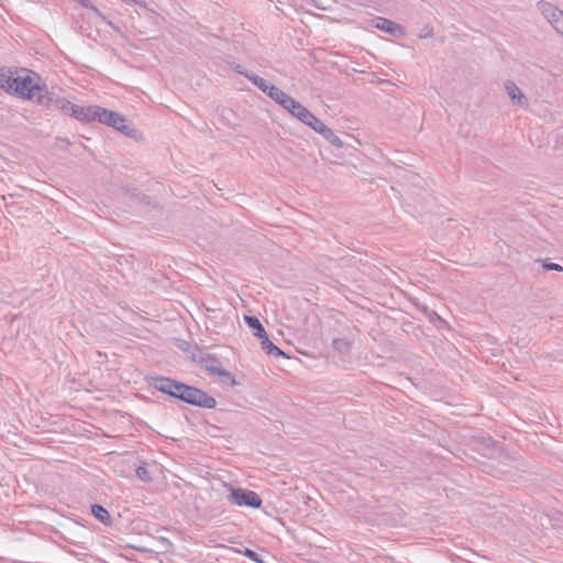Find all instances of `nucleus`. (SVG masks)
<instances>
[{
  "label": "nucleus",
  "mask_w": 563,
  "mask_h": 563,
  "mask_svg": "<svg viewBox=\"0 0 563 563\" xmlns=\"http://www.w3.org/2000/svg\"><path fill=\"white\" fill-rule=\"evenodd\" d=\"M0 88L10 95L34 100L37 103L44 90L40 76L26 68H0Z\"/></svg>",
  "instance_id": "1"
},
{
  "label": "nucleus",
  "mask_w": 563,
  "mask_h": 563,
  "mask_svg": "<svg viewBox=\"0 0 563 563\" xmlns=\"http://www.w3.org/2000/svg\"><path fill=\"white\" fill-rule=\"evenodd\" d=\"M152 386L161 393L177 398L191 406L207 409L217 407V400L200 388L190 386L175 379L158 376L153 378Z\"/></svg>",
  "instance_id": "2"
},
{
  "label": "nucleus",
  "mask_w": 563,
  "mask_h": 563,
  "mask_svg": "<svg viewBox=\"0 0 563 563\" xmlns=\"http://www.w3.org/2000/svg\"><path fill=\"white\" fill-rule=\"evenodd\" d=\"M97 117L98 122L111 126L126 136H136L137 130L124 115L100 107V111L97 113Z\"/></svg>",
  "instance_id": "3"
},
{
  "label": "nucleus",
  "mask_w": 563,
  "mask_h": 563,
  "mask_svg": "<svg viewBox=\"0 0 563 563\" xmlns=\"http://www.w3.org/2000/svg\"><path fill=\"white\" fill-rule=\"evenodd\" d=\"M202 367L212 375H217L228 385H235L234 375L222 367V363L213 355L207 354L200 358Z\"/></svg>",
  "instance_id": "4"
},
{
  "label": "nucleus",
  "mask_w": 563,
  "mask_h": 563,
  "mask_svg": "<svg viewBox=\"0 0 563 563\" xmlns=\"http://www.w3.org/2000/svg\"><path fill=\"white\" fill-rule=\"evenodd\" d=\"M228 500L232 505L246 506L254 509L262 506V499L257 493L243 488H232Z\"/></svg>",
  "instance_id": "5"
},
{
  "label": "nucleus",
  "mask_w": 563,
  "mask_h": 563,
  "mask_svg": "<svg viewBox=\"0 0 563 563\" xmlns=\"http://www.w3.org/2000/svg\"><path fill=\"white\" fill-rule=\"evenodd\" d=\"M37 103L46 108L59 109L69 115L75 107L69 100L55 96L54 93H48L45 89L42 95L37 97Z\"/></svg>",
  "instance_id": "6"
},
{
  "label": "nucleus",
  "mask_w": 563,
  "mask_h": 563,
  "mask_svg": "<svg viewBox=\"0 0 563 563\" xmlns=\"http://www.w3.org/2000/svg\"><path fill=\"white\" fill-rule=\"evenodd\" d=\"M99 106L80 107L75 104L73 111L70 112V117L80 122H98L97 113H99Z\"/></svg>",
  "instance_id": "7"
},
{
  "label": "nucleus",
  "mask_w": 563,
  "mask_h": 563,
  "mask_svg": "<svg viewBox=\"0 0 563 563\" xmlns=\"http://www.w3.org/2000/svg\"><path fill=\"white\" fill-rule=\"evenodd\" d=\"M373 23H374L375 27H377L382 31H385L386 33H388L393 36L402 37L406 34L404 26H401L400 24H398L391 20H388L386 18L376 16L373 20Z\"/></svg>",
  "instance_id": "8"
},
{
  "label": "nucleus",
  "mask_w": 563,
  "mask_h": 563,
  "mask_svg": "<svg viewBox=\"0 0 563 563\" xmlns=\"http://www.w3.org/2000/svg\"><path fill=\"white\" fill-rule=\"evenodd\" d=\"M505 89L507 91V95L509 96V98L511 99V101L515 104L520 106V107L527 106L528 99L526 98V96L521 92V90L515 82L507 81L505 84Z\"/></svg>",
  "instance_id": "9"
},
{
  "label": "nucleus",
  "mask_w": 563,
  "mask_h": 563,
  "mask_svg": "<svg viewBox=\"0 0 563 563\" xmlns=\"http://www.w3.org/2000/svg\"><path fill=\"white\" fill-rule=\"evenodd\" d=\"M538 9L551 25L554 23V20L561 15L562 12V10L547 1H539Z\"/></svg>",
  "instance_id": "10"
},
{
  "label": "nucleus",
  "mask_w": 563,
  "mask_h": 563,
  "mask_svg": "<svg viewBox=\"0 0 563 563\" xmlns=\"http://www.w3.org/2000/svg\"><path fill=\"white\" fill-rule=\"evenodd\" d=\"M261 340L262 349L269 355L285 356V353L276 346L268 338L267 333L258 338Z\"/></svg>",
  "instance_id": "11"
},
{
  "label": "nucleus",
  "mask_w": 563,
  "mask_h": 563,
  "mask_svg": "<svg viewBox=\"0 0 563 563\" xmlns=\"http://www.w3.org/2000/svg\"><path fill=\"white\" fill-rule=\"evenodd\" d=\"M244 77H246L253 85H255L260 90H262L266 95H268L269 92V87L275 86L254 73L244 74Z\"/></svg>",
  "instance_id": "12"
},
{
  "label": "nucleus",
  "mask_w": 563,
  "mask_h": 563,
  "mask_svg": "<svg viewBox=\"0 0 563 563\" xmlns=\"http://www.w3.org/2000/svg\"><path fill=\"white\" fill-rule=\"evenodd\" d=\"M244 321L249 325V328L254 330V335L256 338L263 336L266 333L264 327L262 325V323H261V321L258 320L257 317H255V316H244Z\"/></svg>",
  "instance_id": "13"
},
{
  "label": "nucleus",
  "mask_w": 563,
  "mask_h": 563,
  "mask_svg": "<svg viewBox=\"0 0 563 563\" xmlns=\"http://www.w3.org/2000/svg\"><path fill=\"white\" fill-rule=\"evenodd\" d=\"M91 514L104 525L111 523V516L109 511L99 504L91 505Z\"/></svg>",
  "instance_id": "14"
},
{
  "label": "nucleus",
  "mask_w": 563,
  "mask_h": 563,
  "mask_svg": "<svg viewBox=\"0 0 563 563\" xmlns=\"http://www.w3.org/2000/svg\"><path fill=\"white\" fill-rule=\"evenodd\" d=\"M332 346L338 353L346 355L352 349V343L345 338H335L333 339Z\"/></svg>",
  "instance_id": "15"
},
{
  "label": "nucleus",
  "mask_w": 563,
  "mask_h": 563,
  "mask_svg": "<svg viewBox=\"0 0 563 563\" xmlns=\"http://www.w3.org/2000/svg\"><path fill=\"white\" fill-rule=\"evenodd\" d=\"M312 112L310 110H308L303 104H301L300 102L297 104V107H295V112L292 114L294 118L298 119L300 122H302L303 124H306L307 120L308 119H311L310 118V114Z\"/></svg>",
  "instance_id": "16"
},
{
  "label": "nucleus",
  "mask_w": 563,
  "mask_h": 563,
  "mask_svg": "<svg viewBox=\"0 0 563 563\" xmlns=\"http://www.w3.org/2000/svg\"><path fill=\"white\" fill-rule=\"evenodd\" d=\"M322 136L330 143L332 144L333 146L338 147V148H342L344 143L343 141L338 136L335 135V133L330 129L328 128L324 133L322 134Z\"/></svg>",
  "instance_id": "17"
},
{
  "label": "nucleus",
  "mask_w": 563,
  "mask_h": 563,
  "mask_svg": "<svg viewBox=\"0 0 563 563\" xmlns=\"http://www.w3.org/2000/svg\"><path fill=\"white\" fill-rule=\"evenodd\" d=\"M287 95L288 93L284 92L278 87L274 86V87H269V92L267 96L271 99H273L275 102L280 104V102L284 101V99L287 97Z\"/></svg>",
  "instance_id": "18"
},
{
  "label": "nucleus",
  "mask_w": 563,
  "mask_h": 563,
  "mask_svg": "<svg viewBox=\"0 0 563 563\" xmlns=\"http://www.w3.org/2000/svg\"><path fill=\"white\" fill-rule=\"evenodd\" d=\"M298 103L299 102L297 100H295L292 97L287 95V97L284 99V101L280 102L279 106L283 107V109H285L287 112H289L292 115L295 112V107H297Z\"/></svg>",
  "instance_id": "19"
},
{
  "label": "nucleus",
  "mask_w": 563,
  "mask_h": 563,
  "mask_svg": "<svg viewBox=\"0 0 563 563\" xmlns=\"http://www.w3.org/2000/svg\"><path fill=\"white\" fill-rule=\"evenodd\" d=\"M298 103L299 102L297 100H295L292 97L287 95V97L284 99V101L280 102L279 106L283 107V109H285L287 112H289L292 115L295 112V107H297Z\"/></svg>",
  "instance_id": "20"
},
{
  "label": "nucleus",
  "mask_w": 563,
  "mask_h": 563,
  "mask_svg": "<svg viewBox=\"0 0 563 563\" xmlns=\"http://www.w3.org/2000/svg\"><path fill=\"white\" fill-rule=\"evenodd\" d=\"M135 474H136L137 478H140L141 481H143L145 483L152 482V476L145 465L137 466L135 470Z\"/></svg>",
  "instance_id": "21"
},
{
  "label": "nucleus",
  "mask_w": 563,
  "mask_h": 563,
  "mask_svg": "<svg viewBox=\"0 0 563 563\" xmlns=\"http://www.w3.org/2000/svg\"><path fill=\"white\" fill-rule=\"evenodd\" d=\"M74 1L79 3L80 5H82L84 8L91 10L93 13H96L98 16H100V18H102L104 20V16L102 15V13L99 11L98 8H96L91 3L90 0H74Z\"/></svg>",
  "instance_id": "22"
},
{
  "label": "nucleus",
  "mask_w": 563,
  "mask_h": 563,
  "mask_svg": "<svg viewBox=\"0 0 563 563\" xmlns=\"http://www.w3.org/2000/svg\"><path fill=\"white\" fill-rule=\"evenodd\" d=\"M241 553L256 563H264L260 554L249 548H245L244 551H241Z\"/></svg>",
  "instance_id": "23"
},
{
  "label": "nucleus",
  "mask_w": 563,
  "mask_h": 563,
  "mask_svg": "<svg viewBox=\"0 0 563 563\" xmlns=\"http://www.w3.org/2000/svg\"><path fill=\"white\" fill-rule=\"evenodd\" d=\"M552 26L555 29V31L563 35V11L561 12V15L554 20V23Z\"/></svg>",
  "instance_id": "24"
},
{
  "label": "nucleus",
  "mask_w": 563,
  "mask_h": 563,
  "mask_svg": "<svg viewBox=\"0 0 563 563\" xmlns=\"http://www.w3.org/2000/svg\"><path fill=\"white\" fill-rule=\"evenodd\" d=\"M432 35H433V27H432V26H430V25H426V26L422 29L421 33L419 34V37H420V38H427V37H430V36H432Z\"/></svg>",
  "instance_id": "25"
},
{
  "label": "nucleus",
  "mask_w": 563,
  "mask_h": 563,
  "mask_svg": "<svg viewBox=\"0 0 563 563\" xmlns=\"http://www.w3.org/2000/svg\"><path fill=\"white\" fill-rule=\"evenodd\" d=\"M311 129L319 133L320 135H322L324 131L328 129V126L321 120H319L318 123L316 125H312Z\"/></svg>",
  "instance_id": "26"
},
{
  "label": "nucleus",
  "mask_w": 563,
  "mask_h": 563,
  "mask_svg": "<svg viewBox=\"0 0 563 563\" xmlns=\"http://www.w3.org/2000/svg\"><path fill=\"white\" fill-rule=\"evenodd\" d=\"M543 268L547 271H558V272L563 271V267L556 263H544Z\"/></svg>",
  "instance_id": "27"
},
{
  "label": "nucleus",
  "mask_w": 563,
  "mask_h": 563,
  "mask_svg": "<svg viewBox=\"0 0 563 563\" xmlns=\"http://www.w3.org/2000/svg\"><path fill=\"white\" fill-rule=\"evenodd\" d=\"M311 119H308L306 122V125L309 128H312V125H316L320 119H318L313 113L310 114Z\"/></svg>",
  "instance_id": "28"
},
{
  "label": "nucleus",
  "mask_w": 563,
  "mask_h": 563,
  "mask_svg": "<svg viewBox=\"0 0 563 563\" xmlns=\"http://www.w3.org/2000/svg\"><path fill=\"white\" fill-rule=\"evenodd\" d=\"M235 71H236L238 74H240V75H243V76H244V74H249L247 71H244V70H243V68H242V66H241V65H238V66L235 67Z\"/></svg>",
  "instance_id": "29"
},
{
  "label": "nucleus",
  "mask_w": 563,
  "mask_h": 563,
  "mask_svg": "<svg viewBox=\"0 0 563 563\" xmlns=\"http://www.w3.org/2000/svg\"><path fill=\"white\" fill-rule=\"evenodd\" d=\"M558 137L562 139V142H563V132L561 134H559Z\"/></svg>",
  "instance_id": "30"
}]
</instances>
